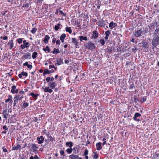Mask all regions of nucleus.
<instances>
[{"label":"nucleus","instance_id":"f257e3e1","mask_svg":"<svg viewBox=\"0 0 159 159\" xmlns=\"http://www.w3.org/2000/svg\"><path fill=\"white\" fill-rule=\"evenodd\" d=\"M159 42V36L156 33H154L153 34V38L152 42V45L156 47L158 45Z\"/></svg>","mask_w":159,"mask_h":159},{"label":"nucleus","instance_id":"f03ea898","mask_svg":"<svg viewBox=\"0 0 159 159\" xmlns=\"http://www.w3.org/2000/svg\"><path fill=\"white\" fill-rule=\"evenodd\" d=\"M85 47L87 49L92 50L95 48V44L91 42H88L85 44Z\"/></svg>","mask_w":159,"mask_h":159},{"label":"nucleus","instance_id":"7ed1b4c3","mask_svg":"<svg viewBox=\"0 0 159 159\" xmlns=\"http://www.w3.org/2000/svg\"><path fill=\"white\" fill-rule=\"evenodd\" d=\"M141 116V115L138 113H136L134 114V115L133 118V119L135 121H140V118Z\"/></svg>","mask_w":159,"mask_h":159},{"label":"nucleus","instance_id":"20e7f679","mask_svg":"<svg viewBox=\"0 0 159 159\" xmlns=\"http://www.w3.org/2000/svg\"><path fill=\"white\" fill-rule=\"evenodd\" d=\"M142 33V30L141 29H140L136 31L134 34V35L135 37H138L141 36Z\"/></svg>","mask_w":159,"mask_h":159},{"label":"nucleus","instance_id":"39448f33","mask_svg":"<svg viewBox=\"0 0 159 159\" xmlns=\"http://www.w3.org/2000/svg\"><path fill=\"white\" fill-rule=\"evenodd\" d=\"M48 86L50 88L53 89L55 88L57 86V84L55 82H50L48 84Z\"/></svg>","mask_w":159,"mask_h":159},{"label":"nucleus","instance_id":"423d86ee","mask_svg":"<svg viewBox=\"0 0 159 159\" xmlns=\"http://www.w3.org/2000/svg\"><path fill=\"white\" fill-rule=\"evenodd\" d=\"M16 86L15 85H13L12 86L11 88V92L13 93H17L18 92V89H16Z\"/></svg>","mask_w":159,"mask_h":159},{"label":"nucleus","instance_id":"0eeeda50","mask_svg":"<svg viewBox=\"0 0 159 159\" xmlns=\"http://www.w3.org/2000/svg\"><path fill=\"white\" fill-rule=\"evenodd\" d=\"M37 140L38 141V143L39 144H41L43 143L44 138L42 136H41L40 137H38Z\"/></svg>","mask_w":159,"mask_h":159},{"label":"nucleus","instance_id":"6e6552de","mask_svg":"<svg viewBox=\"0 0 159 159\" xmlns=\"http://www.w3.org/2000/svg\"><path fill=\"white\" fill-rule=\"evenodd\" d=\"M43 89H44V91L45 93L48 92L51 93L53 92V90L52 89H50V87L49 86L45 87L44 88L43 87Z\"/></svg>","mask_w":159,"mask_h":159},{"label":"nucleus","instance_id":"1a4fd4ad","mask_svg":"<svg viewBox=\"0 0 159 159\" xmlns=\"http://www.w3.org/2000/svg\"><path fill=\"white\" fill-rule=\"evenodd\" d=\"M107 50V52L110 53H112V52H115L116 51L115 48L114 46L108 47Z\"/></svg>","mask_w":159,"mask_h":159},{"label":"nucleus","instance_id":"9d476101","mask_svg":"<svg viewBox=\"0 0 159 159\" xmlns=\"http://www.w3.org/2000/svg\"><path fill=\"white\" fill-rule=\"evenodd\" d=\"M152 159H159V151L153 154Z\"/></svg>","mask_w":159,"mask_h":159},{"label":"nucleus","instance_id":"9b49d317","mask_svg":"<svg viewBox=\"0 0 159 159\" xmlns=\"http://www.w3.org/2000/svg\"><path fill=\"white\" fill-rule=\"evenodd\" d=\"M93 34L92 37L93 38L96 39L98 37V34L96 30H95L93 32Z\"/></svg>","mask_w":159,"mask_h":159},{"label":"nucleus","instance_id":"f8f14e48","mask_svg":"<svg viewBox=\"0 0 159 159\" xmlns=\"http://www.w3.org/2000/svg\"><path fill=\"white\" fill-rule=\"evenodd\" d=\"M47 136L48 138V139L51 142H53V141H55L54 138L52 137L51 135L49 132H48L46 135Z\"/></svg>","mask_w":159,"mask_h":159},{"label":"nucleus","instance_id":"ddd939ff","mask_svg":"<svg viewBox=\"0 0 159 159\" xmlns=\"http://www.w3.org/2000/svg\"><path fill=\"white\" fill-rule=\"evenodd\" d=\"M96 146L97 147V150L98 151L100 150L102 148V143L99 142L96 144Z\"/></svg>","mask_w":159,"mask_h":159},{"label":"nucleus","instance_id":"4468645a","mask_svg":"<svg viewBox=\"0 0 159 159\" xmlns=\"http://www.w3.org/2000/svg\"><path fill=\"white\" fill-rule=\"evenodd\" d=\"M28 95H31L33 97V98L36 99L38 97L39 95V94H34L33 93H30Z\"/></svg>","mask_w":159,"mask_h":159},{"label":"nucleus","instance_id":"2eb2a0df","mask_svg":"<svg viewBox=\"0 0 159 159\" xmlns=\"http://www.w3.org/2000/svg\"><path fill=\"white\" fill-rule=\"evenodd\" d=\"M79 157L78 155H75L73 154L69 156V157L71 159H77Z\"/></svg>","mask_w":159,"mask_h":159},{"label":"nucleus","instance_id":"dca6fc26","mask_svg":"<svg viewBox=\"0 0 159 159\" xmlns=\"http://www.w3.org/2000/svg\"><path fill=\"white\" fill-rule=\"evenodd\" d=\"M23 57L25 59L31 58V54L28 53L24 55Z\"/></svg>","mask_w":159,"mask_h":159},{"label":"nucleus","instance_id":"f3484780","mask_svg":"<svg viewBox=\"0 0 159 159\" xmlns=\"http://www.w3.org/2000/svg\"><path fill=\"white\" fill-rule=\"evenodd\" d=\"M50 37L48 35H46L44 37V39L43 40V42L45 43H47L48 41V39H49Z\"/></svg>","mask_w":159,"mask_h":159},{"label":"nucleus","instance_id":"a211bd4d","mask_svg":"<svg viewBox=\"0 0 159 159\" xmlns=\"http://www.w3.org/2000/svg\"><path fill=\"white\" fill-rule=\"evenodd\" d=\"M57 64L60 65L63 63L62 59L60 58L57 59Z\"/></svg>","mask_w":159,"mask_h":159},{"label":"nucleus","instance_id":"6ab92c4d","mask_svg":"<svg viewBox=\"0 0 159 159\" xmlns=\"http://www.w3.org/2000/svg\"><path fill=\"white\" fill-rule=\"evenodd\" d=\"M79 37L80 40L81 41L83 40L87 41L88 40L87 37L86 36L84 37L83 36H80Z\"/></svg>","mask_w":159,"mask_h":159},{"label":"nucleus","instance_id":"aec40b11","mask_svg":"<svg viewBox=\"0 0 159 159\" xmlns=\"http://www.w3.org/2000/svg\"><path fill=\"white\" fill-rule=\"evenodd\" d=\"M51 73L50 70H48V69H46L44 70V71L43 73V75H45L47 74H50Z\"/></svg>","mask_w":159,"mask_h":159},{"label":"nucleus","instance_id":"412c9836","mask_svg":"<svg viewBox=\"0 0 159 159\" xmlns=\"http://www.w3.org/2000/svg\"><path fill=\"white\" fill-rule=\"evenodd\" d=\"M142 47L144 48H148V43L146 42H142Z\"/></svg>","mask_w":159,"mask_h":159},{"label":"nucleus","instance_id":"4be33fe9","mask_svg":"<svg viewBox=\"0 0 159 159\" xmlns=\"http://www.w3.org/2000/svg\"><path fill=\"white\" fill-rule=\"evenodd\" d=\"M66 145L67 146H69L70 148H72L73 145V143L71 142H66Z\"/></svg>","mask_w":159,"mask_h":159},{"label":"nucleus","instance_id":"5701e85b","mask_svg":"<svg viewBox=\"0 0 159 159\" xmlns=\"http://www.w3.org/2000/svg\"><path fill=\"white\" fill-rule=\"evenodd\" d=\"M143 30L142 31V33H143L144 34L147 33L148 32L150 31V30H148V29L147 27L145 28H143Z\"/></svg>","mask_w":159,"mask_h":159},{"label":"nucleus","instance_id":"b1692460","mask_svg":"<svg viewBox=\"0 0 159 159\" xmlns=\"http://www.w3.org/2000/svg\"><path fill=\"white\" fill-rule=\"evenodd\" d=\"M51 52L53 54H57L60 53V51L58 49L54 48L53 49V51H52Z\"/></svg>","mask_w":159,"mask_h":159},{"label":"nucleus","instance_id":"393cba45","mask_svg":"<svg viewBox=\"0 0 159 159\" xmlns=\"http://www.w3.org/2000/svg\"><path fill=\"white\" fill-rule=\"evenodd\" d=\"M20 146L19 144H18L16 146H14L12 148L13 150H18L19 149H20Z\"/></svg>","mask_w":159,"mask_h":159},{"label":"nucleus","instance_id":"a878e982","mask_svg":"<svg viewBox=\"0 0 159 159\" xmlns=\"http://www.w3.org/2000/svg\"><path fill=\"white\" fill-rule=\"evenodd\" d=\"M73 150L74 151L73 153L75 154H77L79 152V150L77 147L73 148Z\"/></svg>","mask_w":159,"mask_h":159},{"label":"nucleus","instance_id":"bb28decb","mask_svg":"<svg viewBox=\"0 0 159 159\" xmlns=\"http://www.w3.org/2000/svg\"><path fill=\"white\" fill-rule=\"evenodd\" d=\"M72 42L76 45H78V42L77 41L75 38H72Z\"/></svg>","mask_w":159,"mask_h":159},{"label":"nucleus","instance_id":"cd10ccee","mask_svg":"<svg viewBox=\"0 0 159 159\" xmlns=\"http://www.w3.org/2000/svg\"><path fill=\"white\" fill-rule=\"evenodd\" d=\"M66 31L67 32H68L70 34L72 32V30L70 27H66Z\"/></svg>","mask_w":159,"mask_h":159},{"label":"nucleus","instance_id":"c85d7f7f","mask_svg":"<svg viewBox=\"0 0 159 159\" xmlns=\"http://www.w3.org/2000/svg\"><path fill=\"white\" fill-rule=\"evenodd\" d=\"M30 146L31 147L32 150L34 149H37L38 148V147L36 146L35 144L32 143L30 145Z\"/></svg>","mask_w":159,"mask_h":159},{"label":"nucleus","instance_id":"c756f323","mask_svg":"<svg viewBox=\"0 0 159 159\" xmlns=\"http://www.w3.org/2000/svg\"><path fill=\"white\" fill-rule=\"evenodd\" d=\"M43 50L45 52L47 51L48 52H50L51 51L50 49L49 48V47L48 46H47L45 48H43Z\"/></svg>","mask_w":159,"mask_h":159},{"label":"nucleus","instance_id":"7c9ffc66","mask_svg":"<svg viewBox=\"0 0 159 159\" xmlns=\"http://www.w3.org/2000/svg\"><path fill=\"white\" fill-rule=\"evenodd\" d=\"M61 25L60 23H58L57 25H55L54 26V29L56 31H57L60 28V26Z\"/></svg>","mask_w":159,"mask_h":159},{"label":"nucleus","instance_id":"2f4dec72","mask_svg":"<svg viewBox=\"0 0 159 159\" xmlns=\"http://www.w3.org/2000/svg\"><path fill=\"white\" fill-rule=\"evenodd\" d=\"M23 43L25 45L26 48H27L29 47L30 44L28 42H26V40H24L23 41Z\"/></svg>","mask_w":159,"mask_h":159},{"label":"nucleus","instance_id":"473e14b6","mask_svg":"<svg viewBox=\"0 0 159 159\" xmlns=\"http://www.w3.org/2000/svg\"><path fill=\"white\" fill-rule=\"evenodd\" d=\"M37 54H38L37 52H34L33 53V54H32V58L33 59H34L37 56Z\"/></svg>","mask_w":159,"mask_h":159},{"label":"nucleus","instance_id":"72a5a7b5","mask_svg":"<svg viewBox=\"0 0 159 159\" xmlns=\"http://www.w3.org/2000/svg\"><path fill=\"white\" fill-rule=\"evenodd\" d=\"M73 151V149L71 148H67L66 150V151L67 152V153L68 154H70Z\"/></svg>","mask_w":159,"mask_h":159},{"label":"nucleus","instance_id":"f704fd0d","mask_svg":"<svg viewBox=\"0 0 159 159\" xmlns=\"http://www.w3.org/2000/svg\"><path fill=\"white\" fill-rule=\"evenodd\" d=\"M14 98H15L18 101V100H21L22 99V98H23V96H20L19 95H17V96H16Z\"/></svg>","mask_w":159,"mask_h":159},{"label":"nucleus","instance_id":"c9c22d12","mask_svg":"<svg viewBox=\"0 0 159 159\" xmlns=\"http://www.w3.org/2000/svg\"><path fill=\"white\" fill-rule=\"evenodd\" d=\"M3 115H6V116H8V112L7 111V110H4L3 111L2 113Z\"/></svg>","mask_w":159,"mask_h":159},{"label":"nucleus","instance_id":"e433bc0d","mask_svg":"<svg viewBox=\"0 0 159 159\" xmlns=\"http://www.w3.org/2000/svg\"><path fill=\"white\" fill-rule=\"evenodd\" d=\"M104 20H102L101 21H100L99 22V25H98V26H102V27L104 26Z\"/></svg>","mask_w":159,"mask_h":159},{"label":"nucleus","instance_id":"4c0bfd02","mask_svg":"<svg viewBox=\"0 0 159 159\" xmlns=\"http://www.w3.org/2000/svg\"><path fill=\"white\" fill-rule=\"evenodd\" d=\"M30 159H39V158L38 157V156L37 155H35L34 157L32 156H31L30 158Z\"/></svg>","mask_w":159,"mask_h":159},{"label":"nucleus","instance_id":"58836bf2","mask_svg":"<svg viewBox=\"0 0 159 159\" xmlns=\"http://www.w3.org/2000/svg\"><path fill=\"white\" fill-rule=\"evenodd\" d=\"M37 29L35 27L32 28V30H31V32L33 34H34L37 31Z\"/></svg>","mask_w":159,"mask_h":159},{"label":"nucleus","instance_id":"ea45409f","mask_svg":"<svg viewBox=\"0 0 159 159\" xmlns=\"http://www.w3.org/2000/svg\"><path fill=\"white\" fill-rule=\"evenodd\" d=\"M99 42L102 46L105 43V40L104 39H100V40Z\"/></svg>","mask_w":159,"mask_h":159},{"label":"nucleus","instance_id":"a19ab883","mask_svg":"<svg viewBox=\"0 0 159 159\" xmlns=\"http://www.w3.org/2000/svg\"><path fill=\"white\" fill-rule=\"evenodd\" d=\"M109 27L111 29H112L113 28H114L113 25V22H110L109 25Z\"/></svg>","mask_w":159,"mask_h":159},{"label":"nucleus","instance_id":"79ce46f5","mask_svg":"<svg viewBox=\"0 0 159 159\" xmlns=\"http://www.w3.org/2000/svg\"><path fill=\"white\" fill-rule=\"evenodd\" d=\"M29 106V104L27 102H24L22 106V108H26L27 107Z\"/></svg>","mask_w":159,"mask_h":159},{"label":"nucleus","instance_id":"37998d69","mask_svg":"<svg viewBox=\"0 0 159 159\" xmlns=\"http://www.w3.org/2000/svg\"><path fill=\"white\" fill-rule=\"evenodd\" d=\"M9 97H10V98H8L7 99H6L5 100V102L7 103V102H8L9 101L12 100V99L11 96H9Z\"/></svg>","mask_w":159,"mask_h":159},{"label":"nucleus","instance_id":"c03bdc74","mask_svg":"<svg viewBox=\"0 0 159 159\" xmlns=\"http://www.w3.org/2000/svg\"><path fill=\"white\" fill-rule=\"evenodd\" d=\"M13 41L12 40H11V41L10 47V49H11L14 46V43Z\"/></svg>","mask_w":159,"mask_h":159},{"label":"nucleus","instance_id":"a18cd8bd","mask_svg":"<svg viewBox=\"0 0 159 159\" xmlns=\"http://www.w3.org/2000/svg\"><path fill=\"white\" fill-rule=\"evenodd\" d=\"M134 84H131L129 85V89H133L134 88Z\"/></svg>","mask_w":159,"mask_h":159},{"label":"nucleus","instance_id":"49530a36","mask_svg":"<svg viewBox=\"0 0 159 159\" xmlns=\"http://www.w3.org/2000/svg\"><path fill=\"white\" fill-rule=\"evenodd\" d=\"M22 75H24L26 77L28 76V73L26 72H25L24 71H22L21 72Z\"/></svg>","mask_w":159,"mask_h":159},{"label":"nucleus","instance_id":"de8ad7c7","mask_svg":"<svg viewBox=\"0 0 159 159\" xmlns=\"http://www.w3.org/2000/svg\"><path fill=\"white\" fill-rule=\"evenodd\" d=\"M66 37V34H63L61 36L60 39H64Z\"/></svg>","mask_w":159,"mask_h":159},{"label":"nucleus","instance_id":"09e8293b","mask_svg":"<svg viewBox=\"0 0 159 159\" xmlns=\"http://www.w3.org/2000/svg\"><path fill=\"white\" fill-rule=\"evenodd\" d=\"M110 31L109 30H107V31H106L105 33V34H106V36H109V35H110Z\"/></svg>","mask_w":159,"mask_h":159},{"label":"nucleus","instance_id":"8fccbe9b","mask_svg":"<svg viewBox=\"0 0 159 159\" xmlns=\"http://www.w3.org/2000/svg\"><path fill=\"white\" fill-rule=\"evenodd\" d=\"M146 100V97H144L142 98V100L141 102L142 103H143Z\"/></svg>","mask_w":159,"mask_h":159},{"label":"nucleus","instance_id":"3c124183","mask_svg":"<svg viewBox=\"0 0 159 159\" xmlns=\"http://www.w3.org/2000/svg\"><path fill=\"white\" fill-rule=\"evenodd\" d=\"M17 41L19 43H20L22 42V39L21 38L18 39H17Z\"/></svg>","mask_w":159,"mask_h":159},{"label":"nucleus","instance_id":"603ef678","mask_svg":"<svg viewBox=\"0 0 159 159\" xmlns=\"http://www.w3.org/2000/svg\"><path fill=\"white\" fill-rule=\"evenodd\" d=\"M60 154L61 155L65 156V155H64L65 153H64V151L61 150L60 151Z\"/></svg>","mask_w":159,"mask_h":159},{"label":"nucleus","instance_id":"864d4df0","mask_svg":"<svg viewBox=\"0 0 159 159\" xmlns=\"http://www.w3.org/2000/svg\"><path fill=\"white\" fill-rule=\"evenodd\" d=\"M23 7H29V4L28 3L23 4Z\"/></svg>","mask_w":159,"mask_h":159},{"label":"nucleus","instance_id":"5fc2aeb1","mask_svg":"<svg viewBox=\"0 0 159 159\" xmlns=\"http://www.w3.org/2000/svg\"><path fill=\"white\" fill-rule=\"evenodd\" d=\"M157 22H154V21H153L152 23H151V26H155V24H157Z\"/></svg>","mask_w":159,"mask_h":159},{"label":"nucleus","instance_id":"6e6d98bb","mask_svg":"<svg viewBox=\"0 0 159 159\" xmlns=\"http://www.w3.org/2000/svg\"><path fill=\"white\" fill-rule=\"evenodd\" d=\"M59 12L63 16H66V14H64L63 12L62 11H59Z\"/></svg>","mask_w":159,"mask_h":159},{"label":"nucleus","instance_id":"4d7b16f0","mask_svg":"<svg viewBox=\"0 0 159 159\" xmlns=\"http://www.w3.org/2000/svg\"><path fill=\"white\" fill-rule=\"evenodd\" d=\"M88 153V151L87 149H86L85 150L84 155H87Z\"/></svg>","mask_w":159,"mask_h":159},{"label":"nucleus","instance_id":"13d9d810","mask_svg":"<svg viewBox=\"0 0 159 159\" xmlns=\"http://www.w3.org/2000/svg\"><path fill=\"white\" fill-rule=\"evenodd\" d=\"M93 158L94 159H97L98 158V155L96 154H95L93 156Z\"/></svg>","mask_w":159,"mask_h":159},{"label":"nucleus","instance_id":"bf43d9fd","mask_svg":"<svg viewBox=\"0 0 159 159\" xmlns=\"http://www.w3.org/2000/svg\"><path fill=\"white\" fill-rule=\"evenodd\" d=\"M37 149H34L33 150V152L36 154H37L38 153V152Z\"/></svg>","mask_w":159,"mask_h":159},{"label":"nucleus","instance_id":"052dcab7","mask_svg":"<svg viewBox=\"0 0 159 159\" xmlns=\"http://www.w3.org/2000/svg\"><path fill=\"white\" fill-rule=\"evenodd\" d=\"M46 80L47 82H49L50 80V77H48L46 78Z\"/></svg>","mask_w":159,"mask_h":159},{"label":"nucleus","instance_id":"680f3d73","mask_svg":"<svg viewBox=\"0 0 159 159\" xmlns=\"http://www.w3.org/2000/svg\"><path fill=\"white\" fill-rule=\"evenodd\" d=\"M28 68L30 69H31L32 68V66L31 65H28L27 66Z\"/></svg>","mask_w":159,"mask_h":159},{"label":"nucleus","instance_id":"e2e57ef3","mask_svg":"<svg viewBox=\"0 0 159 159\" xmlns=\"http://www.w3.org/2000/svg\"><path fill=\"white\" fill-rule=\"evenodd\" d=\"M2 128L3 129H5V130H7L8 129V128L6 125L3 126Z\"/></svg>","mask_w":159,"mask_h":159},{"label":"nucleus","instance_id":"0e129e2a","mask_svg":"<svg viewBox=\"0 0 159 159\" xmlns=\"http://www.w3.org/2000/svg\"><path fill=\"white\" fill-rule=\"evenodd\" d=\"M20 47L22 49H24L25 48V44H23V45H21V46H20Z\"/></svg>","mask_w":159,"mask_h":159},{"label":"nucleus","instance_id":"69168bd1","mask_svg":"<svg viewBox=\"0 0 159 159\" xmlns=\"http://www.w3.org/2000/svg\"><path fill=\"white\" fill-rule=\"evenodd\" d=\"M2 148L3 149V150L4 152H7V149L6 148H4V147H3Z\"/></svg>","mask_w":159,"mask_h":159},{"label":"nucleus","instance_id":"338daca9","mask_svg":"<svg viewBox=\"0 0 159 159\" xmlns=\"http://www.w3.org/2000/svg\"><path fill=\"white\" fill-rule=\"evenodd\" d=\"M56 39L55 38H53L52 39V43H55L56 41Z\"/></svg>","mask_w":159,"mask_h":159},{"label":"nucleus","instance_id":"774afa93","mask_svg":"<svg viewBox=\"0 0 159 159\" xmlns=\"http://www.w3.org/2000/svg\"><path fill=\"white\" fill-rule=\"evenodd\" d=\"M56 43L57 44H60L61 43L60 41L59 40H57Z\"/></svg>","mask_w":159,"mask_h":159}]
</instances>
